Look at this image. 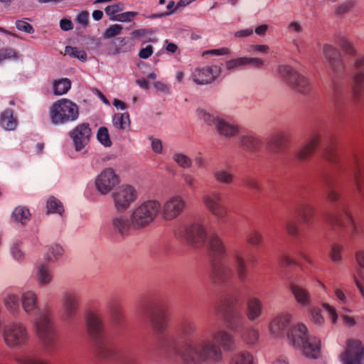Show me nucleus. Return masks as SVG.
Instances as JSON below:
<instances>
[{
    "instance_id": "obj_10",
    "label": "nucleus",
    "mask_w": 364,
    "mask_h": 364,
    "mask_svg": "<svg viewBox=\"0 0 364 364\" xmlns=\"http://www.w3.org/2000/svg\"><path fill=\"white\" fill-rule=\"evenodd\" d=\"M277 72L279 77L296 92L306 95L310 92L311 84L309 80L291 66L281 65L278 67Z\"/></svg>"
},
{
    "instance_id": "obj_37",
    "label": "nucleus",
    "mask_w": 364,
    "mask_h": 364,
    "mask_svg": "<svg viewBox=\"0 0 364 364\" xmlns=\"http://www.w3.org/2000/svg\"><path fill=\"white\" fill-rule=\"evenodd\" d=\"M18 124L17 119L14 116V112L10 109H5L0 114V126L5 130L13 131Z\"/></svg>"
},
{
    "instance_id": "obj_42",
    "label": "nucleus",
    "mask_w": 364,
    "mask_h": 364,
    "mask_svg": "<svg viewBox=\"0 0 364 364\" xmlns=\"http://www.w3.org/2000/svg\"><path fill=\"white\" fill-rule=\"evenodd\" d=\"M172 159L173 161L181 168L188 169L192 166V159L183 152H174L173 154Z\"/></svg>"
},
{
    "instance_id": "obj_57",
    "label": "nucleus",
    "mask_w": 364,
    "mask_h": 364,
    "mask_svg": "<svg viewBox=\"0 0 364 364\" xmlns=\"http://www.w3.org/2000/svg\"><path fill=\"white\" fill-rule=\"evenodd\" d=\"M137 15L134 11H127L119 14L116 16L110 17V20L119 22H130Z\"/></svg>"
},
{
    "instance_id": "obj_1",
    "label": "nucleus",
    "mask_w": 364,
    "mask_h": 364,
    "mask_svg": "<svg viewBox=\"0 0 364 364\" xmlns=\"http://www.w3.org/2000/svg\"><path fill=\"white\" fill-rule=\"evenodd\" d=\"M196 321L191 318L182 320L176 329L175 334L160 336L155 345V351L159 357L171 364L181 362L190 364L189 358H193L191 346L202 342Z\"/></svg>"
},
{
    "instance_id": "obj_16",
    "label": "nucleus",
    "mask_w": 364,
    "mask_h": 364,
    "mask_svg": "<svg viewBox=\"0 0 364 364\" xmlns=\"http://www.w3.org/2000/svg\"><path fill=\"white\" fill-rule=\"evenodd\" d=\"M186 206L185 199L181 195L175 194L166 199L161 205L160 213L164 220L171 221L178 218Z\"/></svg>"
},
{
    "instance_id": "obj_41",
    "label": "nucleus",
    "mask_w": 364,
    "mask_h": 364,
    "mask_svg": "<svg viewBox=\"0 0 364 364\" xmlns=\"http://www.w3.org/2000/svg\"><path fill=\"white\" fill-rule=\"evenodd\" d=\"M12 218L16 222L21 223V225H25L30 220L31 213L27 208L19 206L14 210Z\"/></svg>"
},
{
    "instance_id": "obj_23",
    "label": "nucleus",
    "mask_w": 364,
    "mask_h": 364,
    "mask_svg": "<svg viewBox=\"0 0 364 364\" xmlns=\"http://www.w3.org/2000/svg\"><path fill=\"white\" fill-rule=\"evenodd\" d=\"M68 134L73 141L75 151H79L90 141L92 132L88 123H82L76 126Z\"/></svg>"
},
{
    "instance_id": "obj_61",
    "label": "nucleus",
    "mask_w": 364,
    "mask_h": 364,
    "mask_svg": "<svg viewBox=\"0 0 364 364\" xmlns=\"http://www.w3.org/2000/svg\"><path fill=\"white\" fill-rule=\"evenodd\" d=\"M311 318L312 322L316 325H322L324 323V318L319 309L314 308L311 309Z\"/></svg>"
},
{
    "instance_id": "obj_17",
    "label": "nucleus",
    "mask_w": 364,
    "mask_h": 364,
    "mask_svg": "<svg viewBox=\"0 0 364 364\" xmlns=\"http://www.w3.org/2000/svg\"><path fill=\"white\" fill-rule=\"evenodd\" d=\"M323 219L331 225L349 228L357 233L355 224L344 204H340L333 214L325 213Z\"/></svg>"
},
{
    "instance_id": "obj_4",
    "label": "nucleus",
    "mask_w": 364,
    "mask_h": 364,
    "mask_svg": "<svg viewBox=\"0 0 364 364\" xmlns=\"http://www.w3.org/2000/svg\"><path fill=\"white\" fill-rule=\"evenodd\" d=\"M211 336L213 340L205 338L190 346L193 355V358L188 360L190 364H215L223 358L222 349L232 351L236 347L234 336L225 329L215 330Z\"/></svg>"
},
{
    "instance_id": "obj_8",
    "label": "nucleus",
    "mask_w": 364,
    "mask_h": 364,
    "mask_svg": "<svg viewBox=\"0 0 364 364\" xmlns=\"http://www.w3.org/2000/svg\"><path fill=\"white\" fill-rule=\"evenodd\" d=\"M79 107L71 100L63 98L54 102L49 116L54 125H62L76 121L79 117Z\"/></svg>"
},
{
    "instance_id": "obj_63",
    "label": "nucleus",
    "mask_w": 364,
    "mask_h": 364,
    "mask_svg": "<svg viewBox=\"0 0 364 364\" xmlns=\"http://www.w3.org/2000/svg\"><path fill=\"white\" fill-rule=\"evenodd\" d=\"M16 57V53L12 48H6L0 50V62L4 60H7Z\"/></svg>"
},
{
    "instance_id": "obj_43",
    "label": "nucleus",
    "mask_w": 364,
    "mask_h": 364,
    "mask_svg": "<svg viewBox=\"0 0 364 364\" xmlns=\"http://www.w3.org/2000/svg\"><path fill=\"white\" fill-rule=\"evenodd\" d=\"M112 123L116 129H125L130 124L129 114L127 112L114 114Z\"/></svg>"
},
{
    "instance_id": "obj_30",
    "label": "nucleus",
    "mask_w": 364,
    "mask_h": 364,
    "mask_svg": "<svg viewBox=\"0 0 364 364\" xmlns=\"http://www.w3.org/2000/svg\"><path fill=\"white\" fill-rule=\"evenodd\" d=\"M149 319L154 331L159 334L164 333L168 327V319L163 309L156 308L149 313Z\"/></svg>"
},
{
    "instance_id": "obj_24",
    "label": "nucleus",
    "mask_w": 364,
    "mask_h": 364,
    "mask_svg": "<svg viewBox=\"0 0 364 364\" xmlns=\"http://www.w3.org/2000/svg\"><path fill=\"white\" fill-rule=\"evenodd\" d=\"M218 65H211L196 68L192 74L193 80L198 85H206L213 82L220 74Z\"/></svg>"
},
{
    "instance_id": "obj_6",
    "label": "nucleus",
    "mask_w": 364,
    "mask_h": 364,
    "mask_svg": "<svg viewBox=\"0 0 364 364\" xmlns=\"http://www.w3.org/2000/svg\"><path fill=\"white\" fill-rule=\"evenodd\" d=\"M161 203L156 199H147L136 205L130 211L134 230L151 224L160 213Z\"/></svg>"
},
{
    "instance_id": "obj_50",
    "label": "nucleus",
    "mask_w": 364,
    "mask_h": 364,
    "mask_svg": "<svg viewBox=\"0 0 364 364\" xmlns=\"http://www.w3.org/2000/svg\"><path fill=\"white\" fill-rule=\"evenodd\" d=\"M10 252L14 259L21 262L23 261L25 258V254L21 248V243L18 242H14L11 245Z\"/></svg>"
},
{
    "instance_id": "obj_40",
    "label": "nucleus",
    "mask_w": 364,
    "mask_h": 364,
    "mask_svg": "<svg viewBox=\"0 0 364 364\" xmlns=\"http://www.w3.org/2000/svg\"><path fill=\"white\" fill-rule=\"evenodd\" d=\"M286 139L287 136L284 132H277L270 136L269 144L274 151L278 152L284 146Z\"/></svg>"
},
{
    "instance_id": "obj_27",
    "label": "nucleus",
    "mask_w": 364,
    "mask_h": 364,
    "mask_svg": "<svg viewBox=\"0 0 364 364\" xmlns=\"http://www.w3.org/2000/svg\"><path fill=\"white\" fill-rule=\"evenodd\" d=\"M111 225L114 231L122 236H127L132 230H134L131 214L129 217L124 214L114 215L111 220Z\"/></svg>"
},
{
    "instance_id": "obj_49",
    "label": "nucleus",
    "mask_w": 364,
    "mask_h": 364,
    "mask_svg": "<svg viewBox=\"0 0 364 364\" xmlns=\"http://www.w3.org/2000/svg\"><path fill=\"white\" fill-rule=\"evenodd\" d=\"M47 209L48 213H58L60 215L64 211L63 206L61 202L53 196L50 197L48 199Z\"/></svg>"
},
{
    "instance_id": "obj_35",
    "label": "nucleus",
    "mask_w": 364,
    "mask_h": 364,
    "mask_svg": "<svg viewBox=\"0 0 364 364\" xmlns=\"http://www.w3.org/2000/svg\"><path fill=\"white\" fill-rule=\"evenodd\" d=\"M290 289L296 301L304 306H309L311 303V296L309 292L302 287L292 282L290 284Z\"/></svg>"
},
{
    "instance_id": "obj_55",
    "label": "nucleus",
    "mask_w": 364,
    "mask_h": 364,
    "mask_svg": "<svg viewBox=\"0 0 364 364\" xmlns=\"http://www.w3.org/2000/svg\"><path fill=\"white\" fill-rule=\"evenodd\" d=\"M326 196L327 199L331 202H336L339 200L340 194L338 193L336 186L329 181H326Z\"/></svg>"
},
{
    "instance_id": "obj_48",
    "label": "nucleus",
    "mask_w": 364,
    "mask_h": 364,
    "mask_svg": "<svg viewBox=\"0 0 364 364\" xmlns=\"http://www.w3.org/2000/svg\"><path fill=\"white\" fill-rule=\"evenodd\" d=\"M65 53L66 55H68L72 58H77L82 62H85L87 58V55L86 52L82 49L77 48V47L67 46L65 48Z\"/></svg>"
},
{
    "instance_id": "obj_26",
    "label": "nucleus",
    "mask_w": 364,
    "mask_h": 364,
    "mask_svg": "<svg viewBox=\"0 0 364 364\" xmlns=\"http://www.w3.org/2000/svg\"><path fill=\"white\" fill-rule=\"evenodd\" d=\"M230 256L233 259L234 269L238 279L241 282L247 280L249 269L244 252L241 250H234L230 252Z\"/></svg>"
},
{
    "instance_id": "obj_3",
    "label": "nucleus",
    "mask_w": 364,
    "mask_h": 364,
    "mask_svg": "<svg viewBox=\"0 0 364 364\" xmlns=\"http://www.w3.org/2000/svg\"><path fill=\"white\" fill-rule=\"evenodd\" d=\"M86 322L87 330L97 346L100 356L115 364H138L135 355L128 345L122 343L111 345L105 341L102 335L103 323L98 315L89 313Z\"/></svg>"
},
{
    "instance_id": "obj_18",
    "label": "nucleus",
    "mask_w": 364,
    "mask_h": 364,
    "mask_svg": "<svg viewBox=\"0 0 364 364\" xmlns=\"http://www.w3.org/2000/svg\"><path fill=\"white\" fill-rule=\"evenodd\" d=\"M203 202L205 208L218 220L223 219L225 217L227 209L223 202V197L220 192L213 191L204 195Z\"/></svg>"
},
{
    "instance_id": "obj_2",
    "label": "nucleus",
    "mask_w": 364,
    "mask_h": 364,
    "mask_svg": "<svg viewBox=\"0 0 364 364\" xmlns=\"http://www.w3.org/2000/svg\"><path fill=\"white\" fill-rule=\"evenodd\" d=\"M21 305L28 315L38 314L33 321L36 333L48 352H54L58 343V334L53 321L52 313L48 309L38 311V298L33 290H27L21 294Z\"/></svg>"
},
{
    "instance_id": "obj_58",
    "label": "nucleus",
    "mask_w": 364,
    "mask_h": 364,
    "mask_svg": "<svg viewBox=\"0 0 364 364\" xmlns=\"http://www.w3.org/2000/svg\"><path fill=\"white\" fill-rule=\"evenodd\" d=\"M284 227L287 233L291 236L296 237L299 235L300 230L297 224L294 221L291 220H287L284 223Z\"/></svg>"
},
{
    "instance_id": "obj_13",
    "label": "nucleus",
    "mask_w": 364,
    "mask_h": 364,
    "mask_svg": "<svg viewBox=\"0 0 364 364\" xmlns=\"http://www.w3.org/2000/svg\"><path fill=\"white\" fill-rule=\"evenodd\" d=\"M209 277L215 285L226 286L233 277V270L224 259H213Z\"/></svg>"
},
{
    "instance_id": "obj_7",
    "label": "nucleus",
    "mask_w": 364,
    "mask_h": 364,
    "mask_svg": "<svg viewBox=\"0 0 364 364\" xmlns=\"http://www.w3.org/2000/svg\"><path fill=\"white\" fill-rule=\"evenodd\" d=\"M199 119L206 125L214 127L217 133L225 138H232L239 133V127L223 118L216 112H211L202 108L196 110Z\"/></svg>"
},
{
    "instance_id": "obj_46",
    "label": "nucleus",
    "mask_w": 364,
    "mask_h": 364,
    "mask_svg": "<svg viewBox=\"0 0 364 364\" xmlns=\"http://www.w3.org/2000/svg\"><path fill=\"white\" fill-rule=\"evenodd\" d=\"M71 82L68 78H62L55 80L53 85V92L55 95H62L70 89Z\"/></svg>"
},
{
    "instance_id": "obj_28",
    "label": "nucleus",
    "mask_w": 364,
    "mask_h": 364,
    "mask_svg": "<svg viewBox=\"0 0 364 364\" xmlns=\"http://www.w3.org/2000/svg\"><path fill=\"white\" fill-rule=\"evenodd\" d=\"M208 250L213 259H223L227 254L225 244L219 235L216 233H211L208 237Z\"/></svg>"
},
{
    "instance_id": "obj_32",
    "label": "nucleus",
    "mask_w": 364,
    "mask_h": 364,
    "mask_svg": "<svg viewBox=\"0 0 364 364\" xmlns=\"http://www.w3.org/2000/svg\"><path fill=\"white\" fill-rule=\"evenodd\" d=\"M35 277L39 287L48 285L53 279L52 269L46 263H41L36 267Z\"/></svg>"
},
{
    "instance_id": "obj_62",
    "label": "nucleus",
    "mask_w": 364,
    "mask_h": 364,
    "mask_svg": "<svg viewBox=\"0 0 364 364\" xmlns=\"http://www.w3.org/2000/svg\"><path fill=\"white\" fill-rule=\"evenodd\" d=\"M16 26L18 31L30 34L34 33V28L33 26L29 23L23 20H17L16 21Z\"/></svg>"
},
{
    "instance_id": "obj_19",
    "label": "nucleus",
    "mask_w": 364,
    "mask_h": 364,
    "mask_svg": "<svg viewBox=\"0 0 364 364\" xmlns=\"http://www.w3.org/2000/svg\"><path fill=\"white\" fill-rule=\"evenodd\" d=\"M343 364H364V347L357 340H350L346 350L341 355Z\"/></svg>"
},
{
    "instance_id": "obj_60",
    "label": "nucleus",
    "mask_w": 364,
    "mask_h": 364,
    "mask_svg": "<svg viewBox=\"0 0 364 364\" xmlns=\"http://www.w3.org/2000/svg\"><path fill=\"white\" fill-rule=\"evenodd\" d=\"M244 65H248L255 68H261L263 67L264 60L258 58L243 57Z\"/></svg>"
},
{
    "instance_id": "obj_20",
    "label": "nucleus",
    "mask_w": 364,
    "mask_h": 364,
    "mask_svg": "<svg viewBox=\"0 0 364 364\" xmlns=\"http://www.w3.org/2000/svg\"><path fill=\"white\" fill-rule=\"evenodd\" d=\"M119 183V176L111 168L102 170L96 177L95 181L96 189L102 195H106L109 193Z\"/></svg>"
},
{
    "instance_id": "obj_21",
    "label": "nucleus",
    "mask_w": 364,
    "mask_h": 364,
    "mask_svg": "<svg viewBox=\"0 0 364 364\" xmlns=\"http://www.w3.org/2000/svg\"><path fill=\"white\" fill-rule=\"evenodd\" d=\"M216 311L223 314L224 321L230 331L240 332L244 328L246 320L240 311L236 309H228L223 306H217Z\"/></svg>"
},
{
    "instance_id": "obj_15",
    "label": "nucleus",
    "mask_w": 364,
    "mask_h": 364,
    "mask_svg": "<svg viewBox=\"0 0 364 364\" xmlns=\"http://www.w3.org/2000/svg\"><path fill=\"white\" fill-rule=\"evenodd\" d=\"M80 306V295L75 289H68L63 292L61 299L63 320L73 321L77 317Z\"/></svg>"
},
{
    "instance_id": "obj_59",
    "label": "nucleus",
    "mask_w": 364,
    "mask_h": 364,
    "mask_svg": "<svg viewBox=\"0 0 364 364\" xmlns=\"http://www.w3.org/2000/svg\"><path fill=\"white\" fill-rule=\"evenodd\" d=\"M182 179L186 186L191 190H195L197 188V180L189 173H183L181 175Z\"/></svg>"
},
{
    "instance_id": "obj_22",
    "label": "nucleus",
    "mask_w": 364,
    "mask_h": 364,
    "mask_svg": "<svg viewBox=\"0 0 364 364\" xmlns=\"http://www.w3.org/2000/svg\"><path fill=\"white\" fill-rule=\"evenodd\" d=\"M323 53L334 75L340 76L345 72V65L340 51L330 44H325Z\"/></svg>"
},
{
    "instance_id": "obj_56",
    "label": "nucleus",
    "mask_w": 364,
    "mask_h": 364,
    "mask_svg": "<svg viewBox=\"0 0 364 364\" xmlns=\"http://www.w3.org/2000/svg\"><path fill=\"white\" fill-rule=\"evenodd\" d=\"M123 30V26L120 24L110 25L105 31L103 38L109 39L119 35Z\"/></svg>"
},
{
    "instance_id": "obj_33",
    "label": "nucleus",
    "mask_w": 364,
    "mask_h": 364,
    "mask_svg": "<svg viewBox=\"0 0 364 364\" xmlns=\"http://www.w3.org/2000/svg\"><path fill=\"white\" fill-rule=\"evenodd\" d=\"M263 314V304L257 298H250L247 302L246 315L250 321L258 319Z\"/></svg>"
},
{
    "instance_id": "obj_53",
    "label": "nucleus",
    "mask_w": 364,
    "mask_h": 364,
    "mask_svg": "<svg viewBox=\"0 0 364 364\" xmlns=\"http://www.w3.org/2000/svg\"><path fill=\"white\" fill-rule=\"evenodd\" d=\"M97 138L98 141L105 146L109 147L112 145V141L109 139L108 130L105 127H101L99 128L97 134Z\"/></svg>"
},
{
    "instance_id": "obj_47",
    "label": "nucleus",
    "mask_w": 364,
    "mask_h": 364,
    "mask_svg": "<svg viewBox=\"0 0 364 364\" xmlns=\"http://www.w3.org/2000/svg\"><path fill=\"white\" fill-rule=\"evenodd\" d=\"M63 247L58 244H54L49 247L46 255L45 259L48 262H55L58 260L63 254Z\"/></svg>"
},
{
    "instance_id": "obj_64",
    "label": "nucleus",
    "mask_w": 364,
    "mask_h": 364,
    "mask_svg": "<svg viewBox=\"0 0 364 364\" xmlns=\"http://www.w3.org/2000/svg\"><path fill=\"white\" fill-rule=\"evenodd\" d=\"M353 6V4L351 1H346L337 6L336 13L337 15H343L348 12Z\"/></svg>"
},
{
    "instance_id": "obj_31",
    "label": "nucleus",
    "mask_w": 364,
    "mask_h": 364,
    "mask_svg": "<svg viewBox=\"0 0 364 364\" xmlns=\"http://www.w3.org/2000/svg\"><path fill=\"white\" fill-rule=\"evenodd\" d=\"M318 144L319 136L314 134L304 145L295 151V157L301 161L306 160L313 154Z\"/></svg>"
},
{
    "instance_id": "obj_12",
    "label": "nucleus",
    "mask_w": 364,
    "mask_h": 364,
    "mask_svg": "<svg viewBox=\"0 0 364 364\" xmlns=\"http://www.w3.org/2000/svg\"><path fill=\"white\" fill-rule=\"evenodd\" d=\"M342 167L344 171L346 170L352 176L353 185L364 205V156L355 154L347 166L342 165Z\"/></svg>"
},
{
    "instance_id": "obj_29",
    "label": "nucleus",
    "mask_w": 364,
    "mask_h": 364,
    "mask_svg": "<svg viewBox=\"0 0 364 364\" xmlns=\"http://www.w3.org/2000/svg\"><path fill=\"white\" fill-rule=\"evenodd\" d=\"M291 316L288 313H282L274 317L269 324V331L274 337L283 336L291 321Z\"/></svg>"
},
{
    "instance_id": "obj_36",
    "label": "nucleus",
    "mask_w": 364,
    "mask_h": 364,
    "mask_svg": "<svg viewBox=\"0 0 364 364\" xmlns=\"http://www.w3.org/2000/svg\"><path fill=\"white\" fill-rule=\"evenodd\" d=\"M240 146L245 151H255L261 146V141L252 134H242L239 139Z\"/></svg>"
},
{
    "instance_id": "obj_34",
    "label": "nucleus",
    "mask_w": 364,
    "mask_h": 364,
    "mask_svg": "<svg viewBox=\"0 0 364 364\" xmlns=\"http://www.w3.org/2000/svg\"><path fill=\"white\" fill-rule=\"evenodd\" d=\"M296 212L301 222L304 224L309 225L314 215V209L311 205L304 201H299L296 204Z\"/></svg>"
},
{
    "instance_id": "obj_9",
    "label": "nucleus",
    "mask_w": 364,
    "mask_h": 364,
    "mask_svg": "<svg viewBox=\"0 0 364 364\" xmlns=\"http://www.w3.org/2000/svg\"><path fill=\"white\" fill-rule=\"evenodd\" d=\"M2 337L6 346L10 348L26 346L31 338L26 325L20 321H14L4 325Z\"/></svg>"
},
{
    "instance_id": "obj_39",
    "label": "nucleus",
    "mask_w": 364,
    "mask_h": 364,
    "mask_svg": "<svg viewBox=\"0 0 364 364\" xmlns=\"http://www.w3.org/2000/svg\"><path fill=\"white\" fill-rule=\"evenodd\" d=\"M3 302L6 309L12 313L16 314L19 311V303L21 296L14 293L7 294L3 299Z\"/></svg>"
},
{
    "instance_id": "obj_25",
    "label": "nucleus",
    "mask_w": 364,
    "mask_h": 364,
    "mask_svg": "<svg viewBox=\"0 0 364 364\" xmlns=\"http://www.w3.org/2000/svg\"><path fill=\"white\" fill-rule=\"evenodd\" d=\"M352 90L355 100H359L364 90V56L358 58L355 62Z\"/></svg>"
},
{
    "instance_id": "obj_52",
    "label": "nucleus",
    "mask_w": 364,
    "mask_h": 364,
    "mask_svg": "<svg viewBox=\"0 0 364 364\" xmlns=\"http://www.w3.org/2000/svg\"><path fill=\"white\" fill-rule=\"evenodd\" d=\"M247 242L252 245H257L262 241V234L255 229H251L246 233Z\"/></svg>"
},
{
    "instance_id": "obj_14",
    "label": "nucleus",
    "mask_w": 364,
    "mask_h": 364,
    "mask_svg": "<svg viewBox=\"0 0 364 364\" xmlns=\"http://www.w3.org/2000/svg\"><path fill=\"white\" fill-rule=\"evenodd\" d=\"M112 196L116 210L124 213L137 199L138 191L132 186L122 185L112 193Z\"/></svg>"
},
{
    "instance_id": "obj_38",
    "label": "nucleus",
    "mask_w": 364,
    "mask_h": 364,
    "mask_svg": "<svg viewBox=\"0 0 364 364\" xmlns=\"http://www.w3.org/2000/svg\"><path fill=\"white\" fill-rule=\"evenodd\" d=\"M241 338L247 345L255 346L259 341V332L254 327H247L240 331Z\"/></svg>"
},
{
    "instance_id": "obj_45",
    "label": "nucleus",
    "mask_w": 364,
    "mask_h": 364,
    "mask_svg": "<svg viewBox=\"0 0 364 364\" xmlns=\"http://www.w3.org/2000/svg\"><path fill=\"white\" fill-rule=\"evenodd\" d=\"M230 364H255L252 355L245 350L235 353Z\"/></svg>"
},
{
    "instance_id": "obj_54",
    "label": "nucleus",
    "mask_w": 364,
    "mask_h": 364,
    "mask_svg": "<svg viewBox=\"0 0 364 364\" xmlns=\"http://www.w3.org/2000/svg\"><path fill=\"white\" fill-rule=\"evenodd\" d=\"M15 360L18 364H48V363L30 355H17L15 357Z\"/></svg>"
},
{
    "instance_id": "obj_11",
    "label": "nucleus",
    "mask_w": 364,
    "mask_h": 364,
    "mask_svg": "<svg viewBox=\"0 0 364 364\" xmlns=\"http://www.w3.org/2000/svg\"><path fill=\"white\" fill-rule=\"evenodd\" d=\"M174 233L177 237L196 246L203 244L207 237L204 227L196 222L190 225H179L175 229Z\"/></svg>"
},
{
    "instance_id": "obj_51",
    "label": "nucleus",
    "mask_w": 364,
    "mask_h": 364,
    "mask_svg": "<svg viewBox=\"0 0 364 364\" xmlns=\"http://www.w3.org/2000/svg\"><path fill=\"white\" fill-rule=\"evenodd\" d=\"M343 250V246L339 244L333 243L331 245L329 257L333 262L338 263L342 261Z\"/></svg>"
},
{
    "instance_id": "obj_5",
    "label": "nucleus",
    "mask_w": 364,
    "mask_h": 364,
    "mask_svg": "<svg viewBox=\"0 0 364 364\" xmlns=\"http://www.w3.org/2000/svg\"><path fill=\"white\" fill-rule=\"evenodd\" d=\"M288 338L291 345L302 350L303 354L309 358L317 359L321 355V341L315 336L309 335L304 324H297L288 333Z\"/></svg>"
},
{
    "instance_id": "obj_44",
    "label": "nucleus",
    "mask_w": 364,
    "mask_h": 364,
    "mask_svg": "<svg viewBox=\"0 0 364 364\" xmlns=\"http://www.w3.org/2000/svg\"><path fill=\"white\" fill-rule=\"evenodd\" d=\"M213 177L217 182L225 185L232 183L234 179L233 174L224 168L215 170L213 173Z\"/></svg>"
}]
</instances>
